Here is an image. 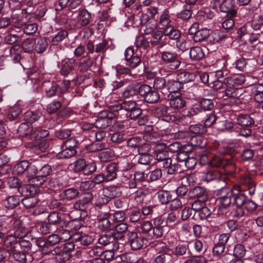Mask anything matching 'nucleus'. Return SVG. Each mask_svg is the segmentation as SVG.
Segmentation results:
<instances>
[{
  "instance_id": "obj_2",
  "label": "nucleus",
  "mask_w": 263,
  "mask_h": 263,
  "mask_svg": "<svg viewBox=\"0 0 263 263\" xmlns=\"http://www.w3.org/2000/svg\"><path fill=\"white\" fill-rule=\"evenodd\" d=\"M232 203L236 206L235 212V216L236 217H240L245 215L243 210L244 204L247 199L241 187L239 185H235L233 187Z\"/></svg>"
},
{
  "instance_id": "obj_20",
  "label": "nucleus",
  "mask_w": 263,
  "mask_h": 263,
  "mask_svg": "<svg viewBox=\"0 0 263 263\" xmlns=\"http://www.w3.org/2000/svg\"><path fill=\"white\" fill-rule=\"evenodd\" d=\"M237 123L241 126L250 127L254 124V120L248 114H239L236 117Z\"/></svg>"
},
{
  "instance_id": "obj_25",
  "label": "nucleus",
  "mask_w": 263,
  "mask_h": 263,
  "mask_svg": "<svg viewBox=\"0 0 263 263\" xmlns=\"http://www.w3.org/2000/svg\"><path fill=\"white\" fill-rule=\"evenodd\" d=\"M79 195L78 190L74 188H69L63 191L59 195L62 200H71L76 198Z\"/></svg>"
},
{
  "instance_id": "obj_45",
  "label": "nucleus",
  "mask_w": 263,
  "mask_h": 263,
  "mask_svg": "<svg viewBox=\"0 0 263 263\" xmlns=\"http://www.w3.org/2000/svg\"><path fill=\"white\" fill-rule=\"evenodd\" d=\"M150 42L143 35H140L136 37L135 45L138 48H142L144 50L147 49L149 47Z\"/></svg>"
},
{
  "instance_id": "obj_44",
  "label": "nucleus",
  "mask_w": 263,
  "mask_h": 263,
  "mask_svg": "<svg viewBox=\"0 0 263 263\" xmlns=\"http://www.w3.org/2000/svg\"><path fill=\"white\" fill-rule=\"evenodd\" d=\"M107 145L105 143H100L99 142H95L91 144H89L86 146V149L91 153L101 151L104 149Z\"/></svg>"
},
{
  "instance_id": "obj_4",
  "label": "nucleus",
  "mask_w": 263,
  "mask_h": 263,
  "mask_svg": "<svg viewBox=\"0 0 263 263\" xmlns=\"http://www.w3.org/2000/svg\"><path fill=\"white\" fill-rule=\"evenodd\" d=\"M127 238L133 250H139L146 244V239L144 236L136 231H129Z\"/></svg>"
},
{
  "instance_id": "obj_59",
  "label": "nucleus",
  "mask_w": 263,
  "mask_h": 263,
  "mask_svg": "<svg viewBox=\"0 0 263 263\" xmlns=\"http://www.w3.org/2000/svg\"><path fill=\"white\" fill-rule=\"evenodd\" d=\"M145 197V194L142 189L137 190L131 197L137 205H139L143 202Z\"/></svg>"
},
{
  "instance_id": "obj_7",
  "label": "nucleus",
  "mask_w": 263,
  "mask_h": 263,
  "mask_svg": "<svg viewBox=\"0 0 263 263\" xmlns=\"http://www.w3.org/2000/svg\"><path fill=\"white\" fill-rule=\"evenodd\" d=\"M77 64L74 58H66L58 64L60 73L64 76H67L74 69Z\"/></svg>"
},
{
  "instance_id": "obj_9",
  "label": "nucleus",
  "mask_w": 263,
  "mask_h": 263,
  "mask_svg": "<svg viewBox=\"0 0 263 263\" xmlns=\"http://www.w3.org/2000/svg\"><path fill=\"white\" fill-rule=\"evenodd\" d=\"M188 196L191 199H197L206 201L209 199L208 192L206 189L202 186H197L190 190Z\"/></svg>"
},
{
  "instance_id": "obj_56",
  "label": "nucleus",
  "mask_w": 263,
  "mask_h": 263,
  "mask_svg": "<svg viewBox=\"0 0 263 263\" xmlns=\"http://www.w3.org/2000/svg\"><path fill=\"white\" fill-rule=\"evenodd\" d=\"M167 82L162 77H157L154 79L153 88L157 90H162L166 87Z\"/></svg>"
},
{
  "instance_id": "obj_29",
  "label": "nucleus",
  "mask_w": 263,
  "mask_h": 263,
  "mask_svg": "<svg viewBox=\"0 0 263 263\" xmlns=\"http://www.w3.org/2000/svg\"><path fill=\"white\" fill-rule=\"evenodd\" d=\"M20 202V199L16 196H10L3 201V205L7 209H13L16 207Z\"/></svg>"
},
{
  "instance_id": "obj_64",
  "label": "nucleus",
  "mask_w": 263,
  "mask_h": 263,
  "mask_svg": "<svg viewBox=\"0 0 263 263\" xmlns=\"http://www.w3.org/2000/svg\"><path fill=\"white\" fill-rule=\"evenodd\" d=\"M14 260L18 263H26L27 257L25 253L22 251H14L12 254Z\"/></svg>"
},
{
  "instance_id": "obj_30",
  "label": "nucleus",
  "mask_w": 263,
  "mask_h": 263,
  "mask_svg": "<svg viewBox=\"0 0 263 263\" xmlns=\"http://www.w3.org/2000/svg\"><path fill=\"white\" fill-rule=\"evenodd\" d=\"M196 78V76L193 73H190L187 71H183L178 74L177 76V80L183 85L184 83L193 81Z\"/></svg>"
},
{
  "instance_id": "obj_26",
  "label": "nucleus",
  "mask_w": 263,
  "mask_h": 263,
  "mask_svg": "<svg viewBox=\"0 0 263 263\" xmlns=\"http://www.w3.org/2000/svg\"><path fill=\"white\" fill-rule=\"evenodd\" d=\"M17 132L22 137H26L30 139V135L33 133V127L28 123H22L17 128Z\"/></svg>"
},
{
  "instance_id": "obj_31",
  "label": "nucleus",
  "mask_w": 263,
  "mask_h": 263,
  "mask_svg": "<svg viewBox=\"0 0 263 263\" xmlns=\"http://www.w3.org/2000/svg\"><path fill=\"white\" fill-rule=\"evenodd\" d=\"M76 236L77 237L74 238L73 240L78 245L86 246L91 244L93 241V238L91 236L76 234L74 237Z\"/></svg>"
},
{
  "instance_id": "obj_14",
  "label": "nucleus",
  "mask_w": 263,
  "mask_h": 263,
  "mask_svg": "<svg viewBox=\"0 0 263 263\" xmlns=\"http://www.w3.org/2000/svg\"><path fill=\"white\" fill-rule=\"evenodd\" d=\"M59 84L54 82L45 81L42 84V89L48 97L54 96L58 90Z\"/></svg>"
},
{
  "instance_id": "obj_40",
  "label": "nucleus",
  "mask_w": 263,
  "mask_h": 263,
  "mask_svg": "<svg viewBox=\"0 0 263 263\" xmlns=\"http://www.w3.org/2000/svg\"><path fill=\"white\" fill-rule=\"evenodd\" d=\"M202 110L210 111L214 107V102L212 99L202 98L198 104Z\"/></svg>"
},
{
  "instance_id": "obj_3",
  "label": "nucleus",
  "mask_w": 263,
  "mask_h": 263,
  "mask_svg": "<svg viewBox=\"0 0 263 263\" xmlns=\"http://www.w3.org/2000/svg\"><path fill=\"white\" fill-rule=\"evenodd\" d=\"M161 60L171 70L178 69L181 64V61L178 54L174 51L165 50L161 52Z\"/></svg>"
},
{
  "instance_id": "obj_8",
  "label": "nucleus",
  "mask_w": 263,
  "mask_h": 263,
  "mask_svg": "<svg viewBox=\"0 0 263 263\" xmlns=\"http://www.w3.org/2000/svg\"><path fill=\"white\" fill-rule=\"evenodd\" d=\"M170 107L174 109H180L186 106V101L180 93H169L167 96Z\"/></svg>"
},
{
  "instance_id": "obj_35",
  "label": "nucleus",
  "mask_w": 263,
  "mask_h": 263,
  "mask_svg": "<svg viewBox=\"0 0 263 263\" xmlns=\"http://www.w3.org/2000/svg\"><path fill=\"white\" fill-rule=\"evenodd\" d=\"M210 37L211 41L215 43L223 41L228 37V35L222 30H216L212 33Z\"/></svg>"
},
{
  "instance_id": "obj_13",
  "label": "nucleus",
  "mask_w": 263,
  "mask_h": 263,
  "mask_svg": "<svg viewBox=\"0 0 263 263\" xmlns=\"http://www.w3.org/2000/svg\"><path fill=\"white\" fill-rule=\"evenodd\" d=\"M62 214L61 213L52 212L48 216V222L50 225H59L61 227H66L67 224L62 219Z\"/></svg>"
},
{
  "instance_id": "obj_15",
  "label": "nucleus",
  "mask_w": 263,
  "mask_h": 263,
  "mask_svg": "<svg viewBox=\"0 0 263 263\" xmlns=\"http://www.w3.org/2000/svg\"><path fill=\"white\" fill-rule=\"evenodd\" d=\"M98 226L99 230L103 232H108L114 227L113 223L109 219L107 215L104 216H98Z\"/></svg>"
},
{
  "instance_id": "obj_50",
  "label": "nucleus",
  "mask_w": 263,
  "mask_h": 263,
  "mask_svg": "<svg viewBox=\"0 0 263 263\" xmlns=\"http://www.w3.org/2000/svg\"><path fill=\"white\" fill-rule=\"evenodd\" d=\"M46 181V180L40 175L28 179L29 184L34 189L41 186Z\"/></svg>"
},
{
  "instance_id": "obj_58",
  "label": "nucleus",
  "mask_w": 263,
  "mask_h": 263,
  "mask_svg": "<svg viewBox=\"0 0 263 263\" xmlns=\"http://www.w3.org/2000/svg\"><path fill=\"white\" fill-rule=\"evenodd\" d=\"M61 151L58 153V157L59 159H67L70 158L77 154L76 149H71V151L66 148H61Z\"/></svg>"
},
{
  "instance_id": "obj_5",
  "label": "nucleus",
  "mask_w": 263,
  "mask_h": 263,
  "mask_svg": "<svg viewBox=\"0 0 263 263\" xmlns=\"http://www.w3.org/2000/svg\"><path fill=\"white\" fill-rule=\"evenodd\" d=\"M116 117V115L109 110L101 111L98 119L94 123L95 126L97 128H105L110 126L112 120Z\"/></svg>"
},
{
  "instance_id": "obj_32",
  "label": "nucleus",
  "mask_w": 263,
  "mask_h": 263,
  "mask_svg": "<svg viewBox=\"0 0 263 263\" xmlns=\"http://www.w3.org/2000/svg\"><path fill=\"white\" fill-rule=\"evenodd\" d=\"M226 161L223 160L221 157L211 155L209 160L208 162L209 166L213 167H218L224 166L226 164Z\"/></svg>"
},
{
  "instance_id": "obj_11",
  "label": "nucleus",
  "mask_w": 263,
  "mask_h": 263,
  "mask_svg": "<svg viewBox=\"0 0 263 263\" xmlns=\"http://www.w3.org/2000/svg\"><path fill=\"white\" fill-rule=\"evenodd\" d=\"M78 24L82 27L88 26L92 21V15L86 8L80 10L77 16Z\"/></svg>"
},
{
  "instance_id": "obj_60",
  "label": "nucleus",
  "mask_w": 263,
  "mask_h": 263,
  "mask_svg": "<svg viewBox=\"0 0 263 263\" xmlns=\"http://www.w3.org/2000/svg\"><path fill=\"white\" fill-rule=\"evenodd\" d=\"M24 118L27 121L26 123L30 124L37 121L42 117L39 114H36L31 111H28L25 114Z\"/></svg>"
},
{
  "instance_id": "obj_43",
  "label": "nucleus",
  "mask_w": 263,
  "mask_h": 263,
  "mask_svg": "<svg viewBox=\"0 0 263 263\" xmlns=\"http://www.w3.org/2000/svg\"><path fill=\"white\" fill-rule=\"evenodd\" d=\"M17 238L13 234L7 235L3 240L4 245L8 248L13 249L18 244Z\"/></svg>"
},
{
  "instance_id": "obj_6",
  "label": "nucleus",
  "mask_w": 263,
  "mask_h": 263,
  "mask_svg": "<svg viewBox=\"0 0 263 263\" xmlns=\"http://www.w3.org/2000/svg\"><path fill=\"white\" fill-rule=\"evenodd\" d=\"M213 2L219 5L220 11L227 13L228 17H233L236 15L237 11L235 9V0H223L220 4L219 0H213Z\"/></svg>"
},
{
  "instance_id": "obj_34",
  "label": "nucleus",
  "mask_w": 263,
  "mask_h": 263,
  "mask_svg": "<svg viewBox=\"0 0 263 263\" xmlns=\"http://www.w3.org/2000/svg\"><path fill=\"white\" fill-rule=\"evenodd\" d=\"M48 45L47 39L40 37L35 43L34 50L37 53H42L46 50Z\"/></svg>"
},
{
  "instance_id": "obj_17",
  "label": "nucleus",
  "mask_w": 263,
  "mask_h": 263,
  "mask_svg": "<svg viewBox=\"0 0 263 263\" xmlns=\"http://www.w3.org/2000/svg\"><path fill=\"white\" fill-rule=\"evenodd\" d=\"M172 253L178 257L186 258L191 255L189 247L187 245L179 243L175 247Z\"/></svg>"
},
{
  "instance_id": "obj_38",
  "label": "nucleus",
  "mask_w": 263,
  "mask_h": 263,
  "mask_svg": "<svg viewBox=\"0 0 263 263\" xmlns=\"http://www.w3.org/2000/svg\"><path fill=\"white\" fill-rule=\"evenodd\" d=\"M114 152L112 149L108 148L106 147L102 150L98 154V158L103 162H108L110 160L111 158L114 156Z\"/></svg>"
},
{
  "instance_id": "obj_62",
  "label": "nucleus",
  "mask_w": 263,
  "mask_h": 263,
  "mask_svg": "<svg viewBox=\"0 0 263 263\" xmlns=\"http://www.w3.org/2000/svg\"><path fill=\"white\" fill-rule=\"evenodd\" d=\"M21 37L16 34L8 33L4 37V42L8 45H13L21 40Z\"/></svg>"
},
{
  "instance_id": "obj_39",
  "label": "nucleus",
  "mask_w": 263,
  "mask_h": 263,
  "mask_svg": "<svg viewBox=\"0 0 263 263\" xmlns=\"http://www.w3.org/2000/svg\"><path fill=\"white\" fill-rule=\"evenodd\" d=\"M52 203L54 208H56L59 211L68 213L73 211V203H63L57 200L53 201Z\"/></svg>"
},
{
  "instance_id": "obj_41",
  "label": "nucleus",
  "mask_w": 263,
  "mask_h": 263,
  "mask_svg": "<svg viewBox=\"0 0 263 263\" xmlns=\"http://www.w3.org/2000/svg\"><path fill=\"white\" fill-rule=\"evenodd\" d=\"M233 123L229 120H221L219 119L217 123V127L219 131H229L233 127Z\"/></svg>"
},
{
  "instance_id": "obj_36",
  "label": "nucleus",
  "mask_w": 263,
  "mask_h": 263,
  "mask_svg": "<svg viewBox=\"0 0 263 263\" xmlns=\"http://www.w3.org/2000/svg\"><path fill=\"white\" fill-rule=\"evenodd\" d=\"M48 130L42 128H38L33 131L30 135V140L32 141H37L42 138H45L49 135Z\"/></svg>"
},
{
  "instance_id": "obj_54",
  "label": "nucleus",
  "mask_w": 263,
  "mask_h": 263,
  "mask_svg": "<svg viewBox=\"0 0 263 263\" xmlns=\"http://www.w3.org/2000/svg\"><path fill=\"white\" fill-rule=\"evenodd\" d=\"M209 36V31L205 28L197 31L195 36H193V39L195 42H199L204 40Z\"/></svg>"
},
{
  "instance_id": "obj_48",
  "label": "nucleus",
  "mask_w": 263,
  "mask_h": 263,
  "mask_svg": "<svg viewBox=\"0 0 263 263\" xmlns=\"http://www.w3.org/2000/svg\"><path fill=\"white\" fill-rule=\"evenodd\" d=\"M21 108L18 105H15L10 108L7 113V119L10 121L16 120L21 113Z\"/></svg>"
},
{
  "instance_id": "obj_49",
  "label": "nucleus",
  "mask_w": 263,
  "mask_h": 263,
  "mask_svg": "<svg viewBox=\"0 0 263 263\" xmlns=\"http://www.w3.org/2000/svg\"><path fill=\"white\" fill-rule=\"evenodd\" d=\"M155 250L160 254H170L171 250L168 246L162 241H159L155 245Z\"/></svg>"
},
{
  "instance_id": "obj_23",
  "label": "nucleus",
  "mask_w": 263,
  "mask_h": 263,
  "mask_svg": "<svg viewBox=\"0 0 263 263\" xmlns=\"http://www.w3.org/2000/svg\"><path fill=\"white\" fill-rule=\"evenodd\" d=\"M118 164L115 162L109 164L106 167V181H112L117 177Z\"/></svg>"
},
{
  "instance_id": "obj_10",
  "label": "nucleus",
  "mask_w": 263,
  "mask_h": 263,
  "mask_svg": "<svg viewBox=\"0 0 263 263\" xmlns=\"http://www.w3.org/2000/svg\"><path fill=\"white\" fill-rule=\"evenodd\" d=\"M124 55L127 64L131 68H136L141 63L140 58L138 55H134V49L132 47H128L125 50Z\"/></svg>"
},
{
  "instance_id": "obj_1",
  "label": "nucleus",
  "mask_w": 263,
  "mask_h": 263,
  "mask_svg": "<svg viewBox=\"0 0 263 263\" xmlns=\"http://www.w3.org/2000/svg\"><path fill=\"white\" fill-rule=\"evenodd\" d=\"M245 81L246 77L243 74H233L224 78V83L226 86L224 94L232 98L231 103L236 105L246 104L251 99L250 96L241 87Z\"/></svg>"
},
{
  "instance_id": "obj_57",
  "label": "nucleus",
  "mask_w": 263,
  "mask_h": 263,
  "mask_svg": "<svg viewBox=\"0 0 263 263\" xmlns=\"http://www.w3.org/2000/svg\"><path fill=\"white\" fill-rule=\"evenodd\" d=\"M160 97L158 92L154 89L144 100L147 103L153 104L158 102Z\"/></svg>"
},
{
  "instance_id": "obj_47",
  "label": "nucleus",
  "mask_w": 263,
  "mask_h": 263,
  "mask_svg": "<svg viewBox=\"0 0 263 263\" xmlns=\"http://www.w3.org/2000/svg\"><path fill=\"white\" fill-rule=\"evenodd\" d=\"M115 240H117L112 232L109 234H104L100 237L98 239V243L102 246H107L114 242Z\"/></svg>"
},
{
  "instance_id": "obj_42",
  "label": "nucleus",
  "mask_w": 263,
  "mask_h": 263,
  "mask_svg": "<svg viewBox=\"0 0 263 263\" xmlns=\"http://www.w3.org/2000/svg\"><path fill=\"white\" fill-rule=\"evenodd\" d=\"M157 195L158 200L162 204L168 203L172 199V195L166 191H159Z\"/></svg>"
},
{
  "instance_id": "obj_52",
  "label": "nucleus",
  "mask_w": 263,
  "mask_h": 263,
  "mask_svg": "<svg viewBox=\"0 0 263 263\" xmlns=\"http://www.w3.org/2000/svg\"><path fill=\"white\" fill-rule=\"evenodd\" d=\"M232 198L230 197H226V198H223L222 199H220L218 200V203L219 204V207L218 208V212L219 213L223 214L224 210H226L228 208H229L231 203H232Z\"/></svg>"
},
{
  "instance_id": "obj_55",
  "label": "nucleus",
  "mask_w": 263,
  "mask_h": 263,
  "mask_svg": "<svg viewBox=\"0 0 263 263\" xmlns=\"http://www.w3.org/2000/svg\"><path fill=\"white\" fill-rule=\"evenodd\" d=\"M38 201L35 197L30 196H26L22 200V204L27 209H30L34 207L37 204Z\"/></svg>"
},
{
  "instance_id": "obj_37",
  "label": "nucleus",
  "mask_w": 263,
  "mask_h": 263,
  "mask_svg": "<svg viewBox=\"0 0 263 263\" xmlns=\"http://www.w3.org/2000/svg\"><path fill=\"white\" fill-rule=\"evenodd\" d=\"M233 195V188L231 189L228 187H222L216 191V195L217 200H219L226 197H232Z\"/></svg>"
},
{
  "instance_id": "obj_63",
  "label": "nucleus",
  "mask_w": 263,
  "mask_h": 263,
  "mask_svg": "<svg viewBox=\"0 0 263 263\" xmlns=\"http://www.w3.org/2000/svg\"><path fill=\"white\" fill-rule=\"evenodd\" d=\"M189 130L195 134H203L206 132V127L202 124H196L191 125Z\"/></svg>"
},
{
  "instance_id": "obj_21",
  "label": "nucleus",
  "mask_w": 263,
  "mask_h": 263,
  "mask_svg": "<svg viewBox=\"0 0 263 263\" xmlns=\"http://www.w3.org/2000/svg\"><path fill=\"white\" fill-rule=\"evenodd\" d=\"M128 229V225L124 222H120L116 224L115 227V230L112 232L114 237L118 240H122L124 238L123 234L125 233Z\"/></svg>"
},
{
  "instance_id": "obj_53",
  "label": "nucleus",
  "mask_w": 263,
  "mask_h": 263,
  "mask_svg": "<svg viewBox=\"0 0 263 263\" xmlns=\"http://www.w3.org/2000/svg\"><path fill=\"white\" fill-rule=\"evenodd\" d=\"M28 163L29 162L27 161H21L14 166L13 172L17 175L25 173L28 168Z\"/></svg>"
},
{
  "instance_id": "obj_46",
  "label": "nucleus",
  "mask_w": 263,
  "mask_h": 263,
  "mask_svg": "<svg viewBox=\"0 0 263 263\" xmlns=\"http://www.w3.org/2000/svg\"><path fill=\"white\" fill-rule=\"evenodd\" d=\"M147 132H145L143 135V139L151 143H155L158 141V138L157 137V134L156 133H151L149 132L153 130V127L152 126H147Z\"/></svg>"
},
{
  "instance_id": "obj_61",
  "label": "nucleus",
  "mask_w": 263,
  "mask_h": 263,
  "mask_svg": "<svg viewBox=\"0 0 263 263\" xmlns=\"http://www.w3.org/2000/svg\"><path fill=\"white\" fill-rule=\"evenodd\" d=\"M11 18L10 23L16 28H21L25 25L22 18L17 14L13 13Z\"/></svg>"
},
{
  "instance_id": "obj_27",
  "label": "nucleus",
  "mask_w": 263,
  "mask_h": 263,
  "mask_svg": "<svg viewBox=\"0 0 263 263\" xmlns=\"http://www.w3.org/2000/svg\"><path fill=\"white\" fill-rule=\"evenodd\" d=\"M192 152V147L188 145H184L183 148L176 155V159L178 162L184 163L189 156V154Z\"/></svg>"
},
{
  "instance_id": "obj_19",
  "label": "nucleus",
  "mask_w": 263,
  "mask_h": 263,
  "mask_svg": "<svg viewBox=\"0 0 263 263\" xmlns=\"http://www.w3.org/2000/svg\"><path fill=\"white\" fill-rule=\"evenodd\" d=\"M170 17L168 10H164L163 13L160 15L158 23L159 29L162 30L170 25H172Z\"/></svg>"
},
{
  "instance_id": "obj_24",
  "label": "nucleus",
  "mask_w": 263,
  "mask_h": 263,
  "mask_svg": "<svg viewBox=\"0 0 263 263\" xmlns=\"http://www.w3.org/2000/svg\"><path fill=\"white\" fill-rule=\"evenodd\" d=\"M204 49L199 46H195L190 49V57L192 60L199 61L205 55Z\"/></svg>"
},
{
  "instance_id": "obj_28",
  "label": "nucleus",
  "mask_w": 263,
  "mask_h": 263,
  "mask_svg": "<svg viewBox=\"0 0 263 263\" xmlns=\"http://www.w3.org/2000/svg\"><path fill=\"white\" fill-rule=\"evenodd\" d=\"M87 58L78 63V69L81 72H85L89 70L94 64V60L89 55L86 56Z\"/></svg>"
},
{
  "instance_id": "obj_22",
  "label": "nucleus",
  "mask_w": 263,
  "mask_h": 263,
  "mask_svg": "<svg viewBox=\"0 0 263 263\" xmlns=\"http://www.w3.org/2000/svg\"><path fill=\"white\" fill-rule=\"evenodd\" d=\"M166 88L170 93H179V91L183 88L182 85L177 80L168 79L167 81Z\"/></svg>"
},
{
  "instance_id": "obj_18",
  "label": "nucleus",
  "mask_w": 263,
  "mask_h": 263,
  "mask_svg": "<svg viewBox=\"0 0 263 263\" xmlns=\"http://www.w3.org/2000/svg\"><path fill=\"white\" fill-rule=\"evenodd\" d=\"M103 194L110 199L119 197L122 194L121 188L117 185H110L103 190Z\"/></svg>"
},
{
  "instance_id": "obj_12",
  "label": "nucleus",
  "mask_w": 263,
  "mask_h": 263,
  "mask_svg": "<svg viewBox=\"0 0 263 263\" xmlns=\"http://www.w3.org/2000/svg\"><path fill=\"white\" fill-rule=\"evenodd\" d=\"M152 39L149 42L152 46L162 48L166 45L165 38L164 37L162 30H156L152 34Z\"/></svg>"
},
{
  "instance_id": "obj_33",
  "label": "nucleus",
  "mask_w": 263,
  "mask_h": 263,
  "mask_svg": "<svg viewBox=\"0 0 263 263\" xmlns=\"http://www.w3.org/2000/svg\"><path fill=\"white\" fill-rule=\"evenodd\" d=\"M75 245L73 242H68L64 244L61 255H65L63 258V261H66L70 259V253L74 250Z\"/></svg>"
},
{
  "instance_id": "obj_51",
  "label": "nucleus",
  "mask_w": 263,
  "mask_h": 263,
  "mask_svg": "<svg viewBox=\"0 0 263 263\" xmlns=\"http://www.w3.org/2000/svg\"><path fill=\"white\" fill-rule=\"evenodd\" d=\"M102 253L101 249L97 246L88 248L84 251L87 257H93L101 255Z\"/></svg>"
},
{
  "instance_id": "obj_16",
  "label": "nucleus",
  "mask_w": 263,
  "mask_h": 263,
  "mask_svg": "<svg viewBox=\"0 0 263 263\" xmlns=\"http://www.w3.org/2000/svg\"><path fill=\"white\" fill-rule=\"evenodd\" d=\"M163 169L166 171L167 173L170 175H173L176 172H180L182 170L180 169L181 165L177 163H173L172 160L170 158L166 159V161L163 162L162 164H160Z\"/></svg>"
}]
</instances>
